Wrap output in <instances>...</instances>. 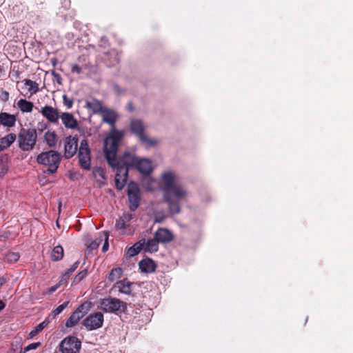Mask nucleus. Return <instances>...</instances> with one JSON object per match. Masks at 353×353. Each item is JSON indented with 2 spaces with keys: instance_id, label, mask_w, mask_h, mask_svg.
I'll list each match as a JSON object with an SVG mask.
<instances>
[{
  "instance_id": "obj_1",
  "label": "nucleus",
  "mask_w": 353,
  "mask_h": 353,
  "mask_svg": "<svg viewBox=\"0 0 353 353\" xmlns=\"http://www.w3.org/2000/svg\"><path fill=\"white\" fill-rule=\"evenodd\" d=\"M123 139V134L113 131L112 136L104 140V152L109 165L117 169L115 183L118 190H122L126 184L128 171L119 165L117 159L119 145Z\"/></svg>"
},
{
  "instance_id": "obj_2",
  "label": "nucleus",
  "mask_w": 353,
  "mask_h": 353,
  "mask_svg": "<svg viewBox=\"0 0 353 353\" xmlns=\"http://www.w3.org/2000/svg\"><path fill=\"white\" fill-rule=\"evenodd\" d=\"M187 194L188 192L179 183L164 193L163 199L168 203L172 213L177 214L180 212L179 201L184 199Z\"/></svg>"
},
{
  "instance_id": "obj_3",
  "label": "nucleus",
  "mask_w": 353,
  "mask_h": 353,
  "mask_svg": "<svg viewBox=\"0 0 353 353\" xmlns=\"http://www.w3.org/2000/svg\"><path fill=\"white\" fill-rule=\"evenodd\" d=\"M37 141V133L34 128H22L17 137L19 148L24 152L32 150Z\"/></svg>"
},
{
  "instance_id": "obj_4",
  "label": "nucleus",
  "mask_w": 353,
  "mask_h": 353,
  "mask_svg": "<svg viewBox=\"0 0 353 353\" xmlns=\"http://www.w3.org/2000/svg\"><path fill=\"white\" fill-rule=\"evenodd\" d=\"M38 163L48 166L49 173L56 172L61 161V154L54 150L41 152L37 156Z\"/></svg>"
},
{
  "instance_id": "obj_5",
  "label": "nucleus",
  "mask_w": 353,
  "mask_h": 353,
  "mask_svg": "<svg viewBox=\"0 0 353 353\" xmlns=\"http://www.w3.org/2000/svg\"><path fill=\"white\" fill-rule=\"evenodd\" d=\"M130 127L131 132L139 137L144 147L150 148L157 145V141L156 140L150 139L145 134V127L141 121L138 119L132 120Z\"/></svg>"
},
{
  "instance_id": "obj_6",
  "label": "nucleus",
  "mask_w": 353,
  "mask_h": 353,
  "mask_svg": "<svg viewBox=\"0 0 353 353\" xmlns=\"http://www.w3.org/2000/svg\"><path fill=\"white\" fill-rule=\"evenodd\" d=\"M101 309L108 313L122 312L125 309V303L116 298H105L101 301Z\"/></svg>"
},
{
  "instance_id": "obj_7",
  "label": "nucleus",
  "mask_w": 353,
  "mask_h": 353,
  "mask_svg": "<svg viewBox=\"0 0 353 353\" xmlns=\"http://www.w3.org/2000/svg\"><path fill=\"white\" fill-rule=\"evenodd\" d=\"M81 347V341L73 336L64 338L59 345V350L62 353H79Z\"/></svg>"
},
{
  "instance_id": "obj_8",
  "label": "nucleus",
  "mask_w": 353,
  "mask_h": 353,
  "mask_svg": "<svg viewBox=\"0 0 353 353\" xmlns=\"http://www.w3.org/2000/svg\"><path fill=\"white\" fill-rule=\"evenodd\" d=\"M104 321L103 314L97 312L88 315L83 321V325L89 331L99 329L103 326Z\"/></svg>"
},
{
  "instance_id": "obj_9",
  "label": "nucleus",
  "mask_w": 353,
  "mask_h": 353,
  "mask_svg": "<svg viewBox=\"0 0 353 353\" xmlns=\"http://www.w3.org/2000/svg\"><path fill=\"white\" fill-rule=\"evenodd\" d=\"M79 161L82 168L89 170L90 168V150L87 140L81 141L78 153Z\"/></svg>"
},
{
  "instance_id": "obj_10",
  "label": "nucleus",
  "mask_w": 353,
  "mask_h": 353,
  "mask_svg": "<svg viewBox=\"0 0 353 353\" xmlns=\"http://www.w3.org/2000/svg\"><path fill=\"white\" fill-rule=\"evenodd\" d=\"M128 195L131 210H135L140 204V192L138 185L134 182L129 183Z\"/></svg>"
},
{
  "instance_id": "obj_11",
  "label": "nucleus",
  "mask_w": 353,
  "mask_h": 353,
  "mask_svg": "<svg viewBox=\"0 0 353 353\" xmlns=\"http://www.w3.org/2000/svg\"><path fill=\"white\" fill-rule=\"evenodd\" d=\"M101 114L102 117V121L104 123H108L112 127L109 136H108L105 139H107L108 138L112 136L113 131L121 132L123 134V137L124 136L123 131L117 130L115 128L114 124L117 121V114L114 110L104 108V109L101 112Z\"/></svg>"
},
{
  "instance_id": "obj_12",
  "label": "nucleus",
  "mask_w": 353,
  "mask_h": 353,
  "mask_svg": "<svg viewBox=\"0 0 353 353\" xmlns=\"http://www.w3.org/2000/svg\"><path fill=\"white\" fill-rule=\"evenodd\" d=\"M160 180L162 185L161 190L163 191V194L179 183L178 178L174 173L170 171H167L163 173L161 176Z\"/></svg>"
},
{
  "instance_id": "obj_13",
  "label": "nucleus",
  "mask_w": 353,
  "mask_h": 353,
  "mask_svg": "<svg viewBox=\"0 0 353 353\" xmlns=\"http://www.w3.org/2000/svg\"><path fill=\"white\" fill-rule=\"evenodd\" d=\"M40 112L49 122L52 123H58L60 114L57 108L46 105L41 108Z\"/></svg>"
},
{
  "instance_id": "obj_14",
  "label": "nucleus",
  "mask_w": 353,
  "mask_h": 353,
  "mask_svg": "<svg viewBox=\"0 0 353 353\" xmlns=\"http://www.w3.org/2000/svg\"><path fill=\"white\" fill-rule=\"evenodd\" d=\"M78 138L77 137H68L65 140L64 156L67 159L72 157L77 152L78 146Z\"/></svg>"
},
{
  "instance_id": "obj_15",
  "label": "nucleus",
  "mask_w": 353,
  "mask_h": 353,
  "mask_svg": "<svg viewBox=\"0 0 353 353\" xmlns=\"http://www.w3.org/2000/svg\"><path fill=\"white\" fill-rule=\"evenodd\" d=\"M135 167L140 173L144 175L150 174L153 170L152 161L145 158H139L137 161Z\"/></svg>"
},
{
  "instance_id": "obj_16",
  "label": "nucleus",
  "mask_w": 353,
  "mask_h": 353,
  "mask_svg": "<svg viewBox=\"0 0 353 353\" xmlns=\"http://www.w3.org/2000/svg\"><path fill=\"white\" fill-rule=\"evenodd\" d=\"M59 119H61L63 125L68 129H75L78 125V121L72 113L65 112L60 114Z\"/></svg>"
},
{
  "instance_id": "obj_17",
  "label": "nucleus",
  "mask_w": 353,
  "mask_h": 353,
  "mask_svg": "<svg viewBox=\"0 0 353 353\" xmlns=\"http://www.w3.org/2000/svg\"><path fill=\"white\" fill-rule=\"evenodd\" d=\"M83 309V305H81L77 310L72 312L70 316L67 319L65 322V326L67 327H72L75 326L80 319L83 317V313L82 312Z\"/></svg>"
},
{
  "instance_id": "obj_18",
  "label": "nucleus",
  "mask_w": 353,
  "mask_h": 353,
  "mask_svg": "<svg viewBox=\"0 0 353 353\" xmlns=\"http://www.w3.org/2000/svg\"><path fill=\"white\" fill-rule=\"evenodd\" d=\"M139 158L135 157L132 154L125 152L122 157L118 160V163L121 166L126 168L128 170L129 168L132 167H135L137 164V161H138Z\"/></svg>"
},
{
  "instance_id": "obj_19",
  "label": "nucleus",
  "mask_w": 353,
  "mask_h": 353,
  "mask_svg": "<svg viewBox=\"0 0 353 353\" xmlns=\"http://www.w3.org/2000/svg\"><path fill=\"white\" fill-rule=\"evenodd\" d=\"M154 237L159 243H165L172 240L173 235L168 230L160 228L154 233Z\"/></svg>"
},
{
  "instance_id": "obj_20",
  "label": "nucleus",
  "mask_w": 353,
  "mask_h": 353,
  "mask_svg": "<svg viewBox=\"0 0 353 353\" xmlns=\"http://www.w3.org/2000/svg\"><path fill=\"white\" fill-rule=\"evenodd\" d=\"M17 117L15 114H11L7 112L0 113V124L4 127L12 128L15 125Z\"/></svg>"
},
{
  "instance_id": "obj_21",
  "label": "nucleus",
  "mask_w": 353,
  "mask_h": 353,
  "mask_svg": "<svg viewBox=\"0 0 353 353\" xmlns=\"http://www.w3.org/2000/svg\"><path fill=\"white\" fill-rule=\"evenodd\" d=\"M139 268L142 272L151 273L154 272L156 264L154 261L150 259L141 260L139 263Z\"/></svg>"
},
{
  "instance_id": "obj_22",
  "label": "nucleus",
  "mask_w": 353,
  "mask_h": 353,
  "mask_svg": "<svg viewBox=\"0 0 353 353\" xmlns=\"http://www.w3.org/2000/svg\"><path fill=\"white\" fill-rule=\"evenodd\" d=\"M16 134L10 133L0 139V151L8 148L16 140Z\"/></svg>"
},
{
  "instance_id": "obj_23",
  "label": "nucleus",
  "mask_w": 353,
  "mask_h": 353,
  "mask_svg": "<svg viewBox=\"0 0 353 353\" xmlns=\"http://www.w3.org/2000/svg\"><path fill=\"white\" fill-rule=\"evenodd\" d=\"M132 283L127 279H123L116 283L114 288L120 292L125 294H130L132 291Z\"/></svg>"
},
{
  "instance_id": "obj_24",
  "label": "nucleus",
  "mask_w": 353,
  "mask_h": 353,
  "mask_svg": "<svg viewBox=\"0 0 353 353\" xmlns=\"http://www.w3.org/2000/svg\"><path fill=\"white\" fill-rule=\"evenodd\" d=\"M23 82L25 86L27 87V92L24 94L25 96L29 95L31 97L39 90V84L36 81H33L30 79H25Z\"/></svg>"
},
{
  "instance_id": "obj_25",
  "label": "nucleus",
  "mask_w": 353,
  "mask_h": 353,
  "mask_svg": "<svg viewBox=\"0 0 353 353\" xmlns=\"http://www.w3.org/2000/svg\"><path fill=\"white\" fill-rule=\"evenodd\" d=\"M144 245L145 239H143L130 247L127 251V254L130 257L136 256L143 248Z\"/></svg>"
},
{
  "instance_id": "obj_26",
  "label": "nucleus",
  "mask_w": 353,
  "mask_h": 353,
  "mask_svg": "<svg viewBox=\"0 0 353 353\" xmlns=\"http://www.w3.org/2000/svg\"><path fill=\"white\" fill-rule=\"evenodd\" d=\"M17 107L23 113L31 112L33 110L34 104L26 99H21L17 101Z\"/></svg>"
},
{
  "instance_id": "obj_27",
  "label": "nucleus",
  "mask_w": 353,
  "mask_h": 353,
  "mask_svg": "<svg viewBox=\"0 0 353 353\" xmlns=\"http://www.w3.org/2000/svg\"><path fill=\"white\" fill-rule=\"evenodd\" d=\"M86 107L92 110L94 113H99L101 112L102 110L104 109L103 108L101 103L96 99H92L89 101H86Z\"/></svg>"
},
{
  "instance_id": "obj_28",
  "label": "nucleus",
  "mask_w": 353,
  "mask_h": 353,
  "mask_svg": "<svg viewBox=\"0 0 353 353\" xmlns=\"http://www.w3.org/2000/svg\"><path fill=\"white\" fill-rule=\"evenodd\" d=\"M159 243L154 236V239H149L147 242L145 241V245L143 249H144L145 252L150 253L157 252L159 248Z\"/></svg>"
},
{
  "instance_id": "obj_29",
  "label": "nucleus",
  "mask_w": 353,
  "mask_h": 353,
  "mask_svg": "<svg viewBox=\"0 0 353 353\" xmlns=\"http://www.w3.org/2000/svg\"><path fill=\"white\" fill-rule=\"evenodd\" d=\"M92 174L99 184L105 183L104 172L101 168L96 167L92 170Z\"/></svg>"
},
{
  "instance_id": "obj_30",
  "label": "nucleus",
  "mask_w": 353,
  "mask_h": 353,
  "mask_svg": "<svg viewBox=\"0 0 353 353\" xmlns=\"http://www.w3.org/2000/svg\"><path fill=\"white\" fill-rule=\"evenodd\" d=\"M50 323V321L47 319H45L43 321L38 324L32 330H31L29 333V339H32L36 335H37L40 332H41Z\"/></svg>"
},
{
  "instance_id": "obj_31",
  "label": "nucleus",
  "mask_w": 353,
  "mask_h": 353,
  "mask_svg": "<svg viewBox=\"0 0 353 353\" xmlns=\"http://www.w3.org/2000/svg\"><path fill=\"white\" fill-rule=\"evenodd\" d=\"M63 257V248L61 245L55 246L51 253V259L54 261H58Z\"/></svg>"
},
{
  "instance_id": "obj_32",
  "label": "nucleus",
  "mask_w": 353,
  "mask_h": 353,
  "mask_svg": "<svg viewBox=\"0 0 353 353\" xmlns=\"http://www.w3.org/2000/svg\"><path fill=\"white\" fill-rule=\"evenodd\" d=\"M44 139L47 144L50 147L54 146L57 144V135L53 131H47L44 134Z\"/></svg>"
},
{
  "instance_id": "obj_33",
  "label": "nucleus",
  "mask_w": 353,
  "mask_h": 353,
  "mask_svg": "<svg viewBox=\"0 0 353 353\" xmlns=\"http://www.w3.org/2000/svg\"><path fill=\"white\" fill-rule=\"evenodd\" d=\"M103 241V234L101 235L100 236L96 238L94 241H92L87 248V252H89L90 251L94 250L98 248L99 245L101 244V243Z\"/></svg>"
},
{
  "instance_id": "obj_34",
  "label": "nucleus",
  "mask_w": 353,
  "mask_h": 353,
  "mask_svg": "<svg viewBox=\"0 0 353 353\" xmlns=\"http://www.w3.org/2000/svg\"><path fill=\"white\" fill-rule=\"evenodd\" d=\"M20 258V255L18 252H10L4 256V261L6 262L12 263L17 262Z\"/></svg>"
},
{
  "instance_id": "obj_35",
  "label": "nucleus",
  "mask_w": 353,
  "mask_h": 353,
  "mask_svg": "<svg viewBox=\"0 0 353 353\" xmlns=\"http://www.w3.org/2000/svg\"><path fill=\"white\" fill-rule=\"evenodd\" d=\"M123 274V270L121 268H115L112 270L108 276V279L111 281H114L116 279H119Z\"/></svg>"
},
{
  "instance_id": "obj_36",
  "label": "nucleus",
  "mask_w": 353,
  "mask_h": 353,
  "mask_svg": "<svg viewBox=\"0 0 353 353\" xmlns=\"http://www.w3.org/2000/svg\"><path fill=\"white\" fill-rule=\"evenodd\" d=\"M8 170L6 159L0 157V176L5 174Z\"/></svg>"
},
{
  "instance_id": "obj_37",
  "label": "nucleus",
  "mask_w": 353,
  "mask_h": 353,
  "mask_svg": "<svg viewBox=\"0 0 353 353\" xmlns=\"http://www.w3.org/2000/svg\"><path fill=\"white\" fill-rule=\"evenodd\" d=\"M68 302L65 301L63 303L59 305L57 308H55L52 311V315L54 316H55L59 314L60 313H61L63 312V310L68 306Z\"/></svg>"
},
{
  "instance_id": "obj_38",
  "label": "nucleus",
  "mask_w": 353,
  "mask_h": 353,
  "mask_svg": "<svg viewBox=\"0 0 353 353\" xmlns=\"http://www.w3.org/2000/svg\"><path fill=\"white\" fill-rule=\"evenodd\" d=\"M41 345V343L40 342L30 343L23 348V350L22 351V352H26L30 350H36L38 347H39Z\"/></svg>"
},
{
  "instance_id": "obj_39",
  "label": "nucleus",
  "mask_w": 353,
  "mask_h": 353,
  "mask_svg": "<svg viewBox=\"0 0 353 353\" xmlns=\"http://www.w3.org/2000/svg\"><path fill=\"white\" fill-rule=\"evenodd\" d=\"M108 237H109L108 232H104L103 233V241H104V243H103V247H102L103 252H105L108 250V248H109Z\"/></svg>"
},
{
  "instance_id": "obj_40",
  "label": "nucleus",
  "mask_w": 353,
  "mask_h": 353,
  "mask_svg": "<svg viewBox=\"0 0 353 353\" xmlns=\"http://www.w3.org/2000/svg\"><path fill=\"white\" fill-rule=\"evenodd\" d=\"M63 102L68 109H70L73 105V99L68 98L65 94L63 96Z\"/></svg>"
},
{
  "instance_id": "obj_41",
  "label": "nucleus",
  "mask_w": 353,
  "mask_h": 353,
  "mask_svg": "<svg viewBox=\"0 0 353 353\" xmlns=\"http://www.w3.org/2000/svg\"><path fill=\"white\" fill-rule=\"evenodd\" d=\"M115 227L117 230H122L125 228V219L121 218L118 221H117Z\"/></svg>"
},
{
  "instance_id": "obj_42",
  "label": "nucleus",
  "mask_w": 353,
  "mask_h": 353,
  "mask_svg": "<svg viewBox=\"0 0 353 353\" xmlns=\"http://www.w3.org/2000/svg\"><path fill=\"white\" fill-rule=\"evenodd\" d=\"M153 183H156V181L154 179H152L151 178L147 179L145 181V188L149 191L153 190L154 188L152 186H150V185H152Z\"/></svg>"
},
{
  "instance_id": "obj_43",
  "label": "nucleus",
  "mask_w": 353,
  "mask_h": 353,
  "mask_svg": "<svg viewBox=\"0 0 353 353\" xmlns=\"http://www.w3.org/2000/svg\"><path fill=\"white\" fill-rule=\"evenodd\" d=\"M79 261H76L75 263H74L72 266L70 267V268H69L65 273V275H70V274H72L73 272H74L77 268H78L79 266Z\"/></svg>"
},
{
  "instance_id": "obj_44",
  "label": "nucleus",
  "mask_w": 353,
  "mask_h": 353,
  "mask_svg": "<svg viewBox=\"0 0 353 353\" xmlns=\"http://www.w3.org/2000/svg\"><path fill=\"white\" fill-rule=\"evenodd\" d=\"M71 71L73 73L80 74L81 72V68L77 64H74L72 66Z\"/></svg>"
},
{
  "instance_id": "obj_45",
  "label": "nucleus",
  "mask_w": 353,
  "mask_h": 353,
  "mask_svg": "<svg viewBox=\"0 0 353 353\" xmlns=\"http://www.w3.org/2000/svg\"><path fill=\"white\" fill-rule=\"evenodd\" d=\"M60 285H61V284H60V283H59L52 286L51 288L48 289V292L49 294H52L60 287Z\"/></svg>"
},
{
  "instance_id": "obj_46",
  "label": "nucleus",
  "mask_w": 353,
  "mask_h": 353,
  "mask_svg": "<svg viewBox=\"0 0 353 353\" xmlns=\"http://www.w3.org/2000/svg\"><path fill=\"white\" fill-rule=\"evenodd\" d=\"M87 276V270L81 271L77 275V277L79 278V280H82Z\"/></svg>"
},
{
  "instance_id": "obj_47",
  "label": "nucleus",
  "mask_w": 353,
  "mask_h": 353,
  "mask_svg": "<svg viewBox=\"0 0 353 353\" xmlns=\"http://www.w3.org/2000/svg\"><path fill=\"white\" fill-rule=\"evenodd\" d=\"M1 97L5 101H7L9 99V93L8 92H6V91H3L1 92Z\"/></svg>"
},
{
  "instance_id": "obj_48",
  "label": "nucleus",
  "mask_w": 353,
  "mask_h": 353,
  "mask_svg": "<svg viewBox=\"0 0 353 353\" xmlns=\"http://www.w3.org/2000/svg\"><path fill=\"white\" fill-rule=\"evenodd\" d=\"M122 219H125V221L127 222V221H130L132 219V214H123V216L122 217Z\"/></svg>"
},
{
  "instance_id": "obj_49",
  "label": "nucleus",
  "mask_w": 353,
  "mask_h": 353,
  "mask_svg": "<svg viewBox=\"0 0 353 353\" xmlns=\"http://www.w3.org/2000/svg\"><path fill=\"white\" fill-rule=\"evenodd\" d=\"M5 307H6L5 303L3 301L0 300V311L3 310L5 308Z\"/></svg>"
},
{
  "instance_id": "obj_50",
  "label": "nucleus",
  "mask_w": 353,
  "mask_h": 353,
  "mask_svg": "<svg viewBox=\"0 0 353 353\" xmlns=\"http://www.w3.org/2000/svg\"><path fill=\"white\" fill-rule=\"evenodd\" d=\"M54 77L57 79L58 82L60 83L61 77L59 74L53 73Z\"/></svg>"
},
{
  "instance_id": "obj_51",
  "label": "nucleus",
  "mask_w": 353,
  "mask_h": 353,
  "mask_svg": "<svg viewBox=\"0 0 353 353\" xmlns=\"http://www.w3.org/2000/svg\"><path fill=\"white\" fill-rule=\"evenodd\" d=\"M6 283V279L3 278H0V286L3 285Z\"/></svg>"
},
{
  "instance_id": "obj_52",
  "label": "nucleus",
  "mask_w": 353,
  "mask_h": 353,
  "mask_svg": "<svg viewBox=\"0 0 353 353\" xmlns=\"http://www.w3.org/2000/svg\"><path fill=\"white\" fill-rule=\"evenodd\" d=\"M3 0H0V3H1Z\"/></svg>"
}]
</instances>
